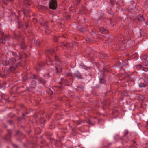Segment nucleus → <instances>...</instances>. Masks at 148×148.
<instances>
[{"label":"nucleus","mask_w":148,"mask_h":148,"mask_svg":"<svg viewBox=\"0 0 148 148\" xmlns=\"http://www.w3.org/2000/svg\"><path fill=\"white\" fill-rule=\"evenodd\" d=\"M132 11H133V10H129V11H130V12H131Z\"/></svg>","instance_id":"nucleus-57"},{"label":"nucleus","mask_w":148,"mask_h":148,"mask_svg":"<svg viewBox=\"0 0 148 148\" xmlns=\"http://www.w3.org/2000/svg\"><path fill=\"white\" fill-rule=\"evenodd\" d=\"M1 37L0 38V42L2 44H4L6 42L5 38H8L9 36L6 35L4 36V33L3 32L1 34Z\"/></svg>","instance_id":"nucleus-3"},{"label":"nucleus","mask_w":148,"mask_h":148,"mask_svg":"<svg viewBox=\"0 0 148 148\" xmlns=\"http://www.w3.org/2000/svg\"><path fill=\"white\" fill-rule=\"evenodd\" d=\"M77 28L81 32H84L86 31V30L84 27H82L80 26H78Z\"/></svg>","instance_id":"nucleus-14"},{"label":"nucleus","mask_w":148,"mask_h":148,"mask_svg":"<svg viewBox=\"0 0 148 148\" xmlns=\"http://www.w3.org/2000/svg\"><path fill=\"white\" fill-rule=\"evenodd\" d=\"M89 124H91V122L90 120H89L88 122H87Z\"/></svg>","instance_id":"nucleus-42"},{"label":"nucleus","mask_w":148,"mask_h":148,"mask_svg":"<svg viewBox=\"0 0 148 148\" xmlns=\"http://www.w3.org/2000/svg\"><path fill=\"white\" fill-rule=\"evenodd\" d=\"M80 2V1L79 0L77 2V4H79Z\"/></svg>","instance_id":"nucleus-51"},{"label":"nucleus","mask_w":148,"mask_h":148,"mask_svg":"<svg viewBox=\"0 0 148 148\" xmlns=\"http://www.w3.org/2000/svg\"><path fill=\"white\" fill-rule=\"evenodd\" d=\"M14 36L16 39L19 38L20 37L19 32L17 31H15L14 33Z\"/></svg>","instance_id":"nucleus-9"},{"label":"nucleus","mask_w":148,"mask_h":148,"mask_svg":"<svg viewBox=\"0 0 148 148\" xmlns=\"http://www.w3.org/2000/svg\"><path fill=\"white\" fill-rule=\"evenodd\" d=\"M66 76H69V75L71 76V74H67L66 75Z\"/></svg>","instance_id":"nucleus-45"},{"label":"nucleus","mask_w":148,"mask_h":148,"mask_svg":"<svg viewBox=\"0 0 148 148\" xmlns=\"http://www.w3.org/2000/svg\"><path fill=\"white\" fill-rule=\"evenodd\" d=\"M56 68L57 72H59L62 70V65H57V66L56 67Z\"/></svg>","instance_id":"nucleus-18"},{"label":"nucleus","mask_w":148,"mask_h":148,"mask_svg":"<svg viewBox=\"0 0 148 148\" xmlns=\"http://www.w3.org/2000/svg\"><path fill=\"white\" fill-rule=\"evenodd\" d=\"M105 68H104L103 70L100 72V73L102 75V76L103 77V78H100V79L99 82L101 84H105L106 82V81L105 79V74L104 72H106L107 71V70L105 69Z\"/></svg>","instance_id":"nucleus-2"},{"label":"nucleus","mask_w":148,"mask_h":148,"mask_svg":"<svg viewBox=\"0 0 148 148\" xmlns=\"http://www.w3.org/2000/svg\"><path fill=\"white\" fill-rule=\"evenodd\" d=\"M13 122L12 121H10V120L9 121V122H8V123L10 124H12V123Z\"/></svg>","instance_id":"nucleus-38"},{"label":"nucleus","mask_w":148,"mask_h":148,"mask_svg":"<svg viewBox=\"0 0 148 148\" xmlns=\"http://www.w3.org/2000/svg\"><path fill=\"white\" fill-rule=\"evenodd\" d=\"M13 0H10V1H13Z\"/></svg>","instance_id":"nucleus-60"},{"label":"nucleus","mask_w":148,"mask_h":148,"mask_svg":"<svg viewBox=\"0 0 148 148\" xmlns=\"http://www.w3.org/2000/svg\"><path fill=\"white\" fill-rule=\"evenodd\" d=\"M80 12H84V11H83V10H80Z\"/></svg>","instance_id":"nucleus-49"},{"label":"nucleus","mask_w":148,"mask_h":148,"mask_svg":"<svg viewBox=\"0 0 148 148\" xmlns=\"http://www.w3.org/2000/svg\"><path fill=\"white\" fill-rule=\"evenodd\" d=\"M2 63H3V64H4L3 63V62H2Z\"/></svg>","instance_id":"nucleus-63"},{"label":"nucleus","mask_w":148,"mask_h":148,"mask_svg":"<svg viewBox=\"0 0 148 148\" xmlns=\"http://www.w3.org/2000/svg\"><path fill=\"white\" fill-rule=\"evenodd\" d=\"M105 103L106 106H107L109 105L110 103L109 102H108L107 103Z\"/></svg>","instance_id":"nucleus-39"},{"label":"nucleus","mask_w":148,"mask_h":148,"mask_svg":"<svg viewBox=\"0 0 148 148\" xmlns=\"http://www.w3.org/2000/svg\"><path fill=\"white\" fill-rule=\"evenodd\" d=\"M61 87L60 86V87H58V88H59V89H60V88H61Z\"/></svg>","instance_id":"nucleus-56"},{"label":"nucleus","mask_w":148,"mask_h":148,"mask_svg":"<svg viewBox=\"0 0 148 148\" xmlns=\"http://www.w3.org/2000/svg\"><path fill=\"white\" fill-rule=\"evenodd\" d=\"M49 92L50 95L53 94V93L55 92V90L54 89H53V90L51 89H49Z\"/></svg>","instance_id":"nucleus-28"},{"label":"nucleus","mask_w":148,"mask_h":148,"mask_svg":"<svg viewBox=\"0 0 148 148\" xmlns=\"http://www.w3.org/2000/svg\"><path fill=\"white\" fill-rule=\"evenodd\" d=\"M102 64H105V63H104L103 62Z\"/></svg>","instance_id":"nucleus-62"},{"label":"nucleus","mask_w":148,"mask_h":148,"mask_svg":"<svg viewBox=\"0 0 148 148\" xmlns=\"http://www.w3.org/2000/svg\"><path fill=\"white\" fill-rule=\"evenodd\" d=\"M16 62L15 58L12 57L10 58L9 61L8 62V63H7V61L5 60L4 62L5 63V65H7L8 64H9L12 65L15 64V62Z\"/></svg>","instance_id":"nucleus-4"},{"label":"nucleus","mask_w":148,"mask_h":148,"mask_svg":"<svg viewBox=\"0 0 148 148\" xmlns=\"http://www.w3.org/2000/svg\"><path fill=\"white\" fill-rule=\"evenodd\" d=\"M131 3L132 4H134V1H131Z\"/></svg>","instance_id":"nucleus-47"},{"label":"nucleus","mask_w":148,"mask_h":148,"mask_svg":"<svg viewBox=\"0 0 148 148\" xmlns=\"http://www.w3.org/2000/svg\"><path fill=\"white\" fill-rule=\"evenodd\" d=\"M128 134V132H127L126 133V134Z\"/></svg>","instance_id":"nucleus-59"},{"label":"nucleus","mask_w":148,"mask_h":148,"mask_svg":"<svg viewBox=\"0 0 148 148\" xmlns=\"http://www.w3.org/2000/svg\"><path fill=\"white\" fill-rule=\"evenodd\" d=\"M57 6V1L56 0H51L49 3V7L50 9L53 10H55Z\"/></svg>","instance_id":"nucleus-1"},{"label":"nucleus","mask_w":148,"mask_h":148,"mask_svg":"<svg viewBox=\"0 0 148 148\" xmlns=\"http://www.w3.org/2000/svg\"><path fill=\"white\" fill-rule=\"evenodd\" d=\"M146 123H147V126H148V120L147 121Z\"/></svg>","instance_id":"nucleus-52"},{"label":"nucleus","mask_w":148,"mask_h":148,"mask_svg":"<svg viewBox=\"0 0 148 148\" xmlns=\"http://www.w3.org/2000/svg\"><path fill=\"white\" fill-rule=\"evenodd\" d=\"M33 21L35 23H36L37 22V21L36 18H34L33 19Z\"/></svg>","instance_id":"nucleus-34"},{"label":"nucleus","mask_w":148,"mask_h":148,"mask_svg":"<svg viewBox=\"0 0 148 148\" xmlns=\"http://www.w3.org/2000/svg\"><path fill=\"white\" fill-rule=\"evenodd\" d=\"M40 23V25H42L44 26L47 25L48 23L47 21H44L42 18H41L39 21Z\"/></svg>","instance_id":"nucleus-8"},{"label":"nucleus","mask_w":148,"mask_h":148,"mask_svg":"<svg viewBox=\"0 0 148 148\" xmlns=\"http://www.w3.org/2000/svg\"><path fill=\"white\" fill-rule=\"evenodd\" d=\"M146 84L143 83H140L139 84V86L140 87H145L146 86Z\"/></svg>","instance_id":"nucleus-26"},{"label":"nucleus","mask_w":148,"mask_h":148,"mask_svg":"<svg viewBox=\"0 0 148 148\" xmlns=\"http://www.w3.org/2000/svg\"><path fill=\"white\" fill-rule=\"evenodd\" d=\"M17 20H19V18H18H18H17Z\"/></svg>","instance_id":"nucleus-58"},{"label":"nucleus","mask_w":148,"mask_h":148,"mask_svg":"<svg viewBox=\"0 0 148 148\" xmlns=\"http://www.w3.org/2000/svg\"><path fill=\"white\" fill-rule=\"evenodd\" d=\"M32 84V86H31L29 88V90H30L31 88H35V86L36 84V82L35 81H33L31 83Z\"/></svg>","instance_id":"nucleus-20"},{"label":"nucleus","mask_w":148,"mask_h":148,"mask_svg":"<svg viewBox=\"0 0 148 148\" xmlns=\"http://www.w3.org/2000/svg\"><path fill=\"white\" fill-rule=\"evenodd\" d=\"M32 78L33 79H36V76L35 75H34L33 77H32Z\"/></svg>","instance_id":"nucleus-37"},{"label":"nucleus","mask_w":148,"mask_h":148,"mask_svg":"<svg viewBox=\"0 0 148 148\" xmlns=\"http://www.w3.org/2000/svg\"><path fill=\"white\" fill-rule=\"evenodd\" d=\"M18 23L19 26V27H20V26L23 29H25L27 28L28 26L29 25V22H26L25 23V25H23V24H21V23H20V22H18Z\"/></svg>","instance_id":"nucleus-5"},{"label":"nucleus","mask_w":148,"mask_h":148,"mask_svg":"<svg viewBox=\"0 0 148 148\" xmlns=\"http://www.w3.org/2000/svg\"><path fill=\"white\" fill-rule=\"evenodd\" d=\"M3 5H7V3H5V2H3Z\"/></svg>","instance_id":"nucleus-41"},{"label":"nucleus","mask_w":148,"mask_h":148,"mask_svg":"<svg viewBox=\"0 0 148 148\" xmlns=\"http://www.w3.org/2000/svg\"><path fill=\"white\" fill-rule=\"evenodd\" d=\"M23 3L24 5L27 7L30 5V4L32 3V2L30 0H24Z\"/></svg>","instance_id":"nucleus-7"},{"label":"nucleus","mask_w":148,"mask_h":148,"mask_svg":"<svg viewBox=\"0 0 148 148\" xmlns=\"http://www.w3.org/2000/svg\"><path fill=\"white\" fill-rule=\"evenodd\" d=\"M60 84H64V85L68 86V82L65 80H64L63 78H61V82H60Z\"/></svg>","instance_id":"nucleus-10"},{"label":"nucleus","mask_w":148,"mask_h":148,"mask_svg":"<svg viewBox=\"0 0 148 148\" xmlns=\"http://www.w3.org/2000/svg\"><path fill=\"white\" fill-rule=\"evenodd\" d=\"M57 86H56L55 87H54V88H57Z\"/></svg>","instance_id":"nucleus-61"},{"label":"nucleus","mask_w":148,"mask_h":148,"mask_svg":"<svg viewBox=\"0 0 148 148\" xmlns=\"http://www.w3.org/2000/svg\"><path fill=\"white\" fill-rule=\"evenodd\" d=\"M18 58H19V59L20 60V59H21V56H19L18 57Z\"/></svg>","instance_id":"nucleus-50"},{"label":"nucleus","mask_w":148,"mask_h":148,"mask_svg":"<svg viewBox=\"0 0 148 148\" xmlns=\"http://www.w3.org/2000/svg\"><path fill=\"white\" fill-rule=\"evenodd\" d=\"M12 55L13 56H14L15 58H16V54L14 53H12Z\"/></svg>","instance_id":"nucleus-40"},{"label":"nucleus","mask_w":148,"mask_h":148,"mask_svg":"<svg viewBox=\"0 0 148 148\" xmlns=\"http://www.w3.org/2000/svg\"><path fill=\"white\" fill-rule=\"evenodd\" d=\"M36 70H38V69H37V68H36Z\"/></svg>","instance_id":"nucleus-64"},{"label":"nucleus","mask_w":148,"mask_h":148,"mask_svg":"<svg viewBox=\"0 0 148 148\" xmlns=\"http://www.w3.org/2000/svg\"><path fill=\"white\" fill-rule=\"evenodd\" d=\"M54 40L55 42H57V38H56L55 39H54Z\"/></svg>","instance_id":"nucleus-44"},{"label":"nucleus","mask_w":148,"mask_h":148,"mask_svg":"<svg viewBox=\"0 0 148 148\" xmlns=\"http://www.w3.org/2000/svg\"><path fill=\"white\" fill-rule=\"evenodd\" d=\"M84 121H73V125H71V124L70 123L69 124V127H71L73 126H75V124H77V125H79L80 124L82 123V122H84Z\"/></svg>","instance_id":"nucleus-6"},{"label":"nucleus","mask_w":148,"mask_h":148,"mask_svg":"<svg viewBox=\"0 0 148 148\" xmlns=\"http://www.w3.org/2000/svg\"><path fill=\"white\" fill-rule=\"evenodd\" d=\"M55 60L56 62V64H57L58 65H59L60 64H62V62L60 60V59L58 56H56Z\"/></svg>","instance_id":"nucleus-16"},{"label":"nucleus","mask_w":148,"mask_h":148,"mask_svg":"<svg viewBox=\"0 0 148 148\" xmlns=\"http://www.w3.org/2000/svg\"><path fill=\"white\" fill-rule=\"evenodd\" d=\"M2 88V86L1 84H0V88Z\"/></svg>","instance_id":"nucleus-53"},{"label":"nucleus","mask_w":148,"mask_h":148,"mask_svg":"<svg viewBox=\"0 0 148 148\" xmlns=\"http://www.w3.org/2000/svg\"><path fill=\"white\" fill-rule=\"evenodd\" d=\"M64 18L67 20H69L70 19V16L69 15L65 14L64 15Z\"/></svg>","instance_id":"nucleus-27"},{"label":"nucleus","mask_w":148,"mask_h":148,"mask_svg":"<svg viewBox=\"0 0 148 148\" xmlns=\"http://www.w3.org/2000/svg\"><path fill=\"white\" fill-rule=\"evenodd\" d=\"M38 8L41 9H44L45 7L44 6H43L41 5H39L38 6Z\"/></svg>","instance_id":"nucleus-31"},{"label":"nucleus","mask_w":148,"mask_h":148,"mask_svg":"<svg viewBox=\"0 0 148 148\" xmlns=\"http://www.w3.org/2000/svg\"><path fill=\"white\" fill-rule=\"evenodd\" d=\"M100 31L103 34H107L108 33V31L103 28H101Z\"/></svg>","instance_id":"nucleus-17"},{"label":"nucleus","mask_w":148,"mask_h":148,"mask_svg":"<svg viewBox=\"0 0 148 148\" xmlns=\"http://www.w3.org/2000/svg\"><path fill=\"white\" fill-rule=\"evenodd\" d=\"M51 60L49 58V57H47V58L46 62L47 65H51L53 64L51 62Z\"/></svg>","instance_id":"nucleus-15"},{"label":"nucleus","mask_w":148,"mask_h":148,"mask_svg":"<svg viewBox=\"0 0 148 148\" xmlns=\"http://www.w3.org/2000/svg\"><path fill=\"white\" fill-rule=\"evenodd\" d=\"M6 75H7V74L6 73L5 70H4L3 72L0 75L1 76L3 77H5Z\"/></svg>","instance_id":"nucleus-22"},{"label":"nucleus","mask_w":148,"mask_h":148,"mask_svg":"<svg viewBox=\"0 0 148 148\" xmlns=\"http://www.w3.org/2000/svg\"><path fill=\"white\" fill-rule=\"evenodd\" d=\"M8 134L9 136H10L11 133V131L10 130H8Z\"/></svg>","instance_id":"nucleus-36"},{"label":"nucleus","mask_w":148,"mask_h":148,"mask_svg":"<svg viewBox=\"0 0 148 148\" xmlns=\"http://www.w3.org/2000/svg\"><path fill=\"white\" fill-rule=\"evenodd\" d=\"M27 76H25L24 77H23V81H26L27 80Z\"/></svg>","instance_id":"nucleus-33"},{"label":"nucleus","mask_w":148,"mask_h":148,"mask_svg":"<svg viewBox=\"0 0 148 148\" xmlns=\"http://www.w3.org/2000/svg\"><path fill=\"white\" fill-rule=\"evenodd\" d=\"M25 116V114L24 113L23 114V116Z\"/></svg>","instance_id":"nucleus-54"},{"label":"nucleus","mask_w":148,"mask_h":148,"mask_svg":"<svg viewBox=\"0 0 148 148\" xmlns=\"http://www.w3.org/2000/svg\"><path fill=\"white\" fill-rule=\"evenodd\" d=\"M102 56H103V58L106 57L107 55L106 54V53H103L102 54Z\"/></svg>","instance_id":"nucleus-35"},{"label":"nucleus","mask_w":148,"mask_h":148,"mask_svg":"<svg viewBox=\"0 0 148 148\" xmlns=\"http://www.w3.org/2000/svg\"><path fill=\"white\" fill-rule=\"evenodd\" d=\"M121 95L123 96H127V92L125 91H123Z\"/></svg>","instance_id":"nucleus-30"},{"label":"nucleus","mask_w":148,"mask_h":148,"mask_svg":"<svg viewBox=\"0 0 148 148\" xmlns=\"http://www.w3.org/2000/svg\"><path fill=\"white\" fill-rule=\"evenodd\" d=\"M5 139L6 140H8V138L6 137Z\"/></svg>","instance_id":"nucleus-55"},{"label":"nucleus","mask_w":148,"mask_h":148,"mask_svg":"<svg viewBox=\"0 0 148 148\" xmlns=\"http://www.w3.org/2000/svg\"><path fill=\"white\" fill-rule=\"evenodd\" d=\"M89 40H90V39H89V38H87V39H86V41L87 42H89Z\"/></svg>","instance_id":"nucleus-46"},{"label":"nucleus","mask_w":148,"mask_h":148,"mask_svg":"<svg viewBox=\"0 0 148 148\" xmlns=\"http://www.w3.org/2000/svg\"><path fill=\"white\" fill-rule=\"evenodd\" d=\"M17 65H12L10 66L9 68V71L11 72H13L15 70L16 67H17Z\"/></svg>","instance_id":"nucleus-13"},{"label":"nucleus","mask_w":148,"mask_h":148,"mask_svg":"<svg viewBox=\"0 0 148 148\" xmlns=\"http://www.w3.org/2000/svg\"><path fill=\"white\" fill-rule=\"evenodd\" d=\"M39 82L41 83H44L45 82V81L44 79H43L41 78H40L38 79Z\"/></svg>","instance_id":"nucleus-23"},{"label":"nucleus","mask_w":148,"mask_h":148,"mask_svg":"<svg viewBox=\"0 0 148 148\" xmlns=\"http://www.w3.org/2000/svg\"><path fill=\"white\" fill-rule=\"evenodd\" d=\"M84 87L82 86H78L76 89L77 90L82 91L83 90Z\"/></svg>","instance_id":"nucleus-21"},{"label":"nucleus","mask_w":148,"mask_h":148,"mask_svg":"<svg viewBox=\"0 0 148 148\" xmlns=\"http://www.w3.org/2000/svg\"><path fill=\"white\" fill-rule=\"evenodd\" d=\"M77 77H78V78L80 79H82V77L80 76H76Z\"/></svg>","instance_id":"nucleus-43"},{"label":"nucleus","mask_w":148,"mask_h":148,"mask_svg":"<svg viewBox=\"0 0 148 148\" xmlns=\"http://www.w3.org/2000/svg\"><path fill=\"white\" fill-rule=\"evenodd\" d=\"M55 50L53 49L48 50L47 51V53L49 55H51L54 53Z\"/></svg>","instance_id":"nucleus-19"},{"label":"nucleus","mask_w":148,"mask_h":148,"mask_svg":"<svg viewBox=\"0 0 148 148\" xmlns=\"http://www.w3.org/2000/svg\"><path fill=\"white\" fill-rule=\"evenodd\" d=\"M62 45L64 46H68V47H69V44L68 43H67L66 42H64L62 43Z\"/></svg>","instance_id":"nucleus-29"},{"label":"nucleus","mask_w":148,"mask_h":148,"mask_svg":"<svg viewBox=\"0 0 148 148\" xmlns=\"http://www.w3.org/2000/svg\"><path fill=\"white\" fill-rule=\"evenodd\" d=\"M138 67H139L142 70H143L145 72H147L148 71V68L147 67H145L143 66H147V65H138Z\"/></svg>","instance_id":"nucleus-12"},{"label":"nucleus","mask_w":148,"mask_h":148,"mask_svg":"<svg viewBox=\"0 0 148 148\" xmlns=\"http://www.w3.org/2000/svg\"><path fill=\"white\" fill-rule=\"evenodd\" d=\"M34 42V44L36 47H38L40 45V41L39 40H37L36 41H35V40L34 41L32 40L30 42V43H33Z\"/></svg>","instance_id":"nucleus-11"},{"label":"nucleus","mask_w":148,"mask_h":148,"mask_svg":"<svg viewBox=\"0 0 148 148\" xmlns=\"http://www.w3.org/2000/svg\"><path fill=\"white\" fill-rule=\"evenodd\" d=\"M20 45L22 48L23 49H25L26 48V46L23 42H22Z\"/></svg>","instance_id":"nucleus-25"},{"label":"nucleus","mask_w":148,"mask_h":148,"mask_svg":"<svg viewBox=\"0 0 148 148\" xmlns=\"http://www.w3.org/2000/svg\"><path fill=\"white\" fill-rule=\"evenodd\" d=\"M81 66L83 68H84V69H85L86 70H88L89 69H90V68H89V67H86V66L85 65H81Z\"/></svg>","instance_id":"nucleus-32"},{"label":"nucleus","mask_w":148,"mask_h":148,"mask_svg":"<svg viewBox=\"0 0 148 148\" xmlns=\"http://www.w3.org/2000/svg\"><path fill=\"white\" fill-rule=\"evenodd\" d=\"M137 18L139 21H143L144 19L142 16L140 15H138L137 16Z\"/></svg>","instance_id":"nucleus-24"},{"label":"nucleus","mask_w":148,"mask_h":148,"mask_svg":"<svg viewBox=\"0 0 148 148\" xmlns=\"http://www.w3.org/2000/svg\"><path fill=\"white\" fill-rule=\"evenodd\" d=\"M44 64L43 62H42L41 63H40L39 65H43Z\"/></svg>","instance_id":"nucleus-48"}]
</instances>
